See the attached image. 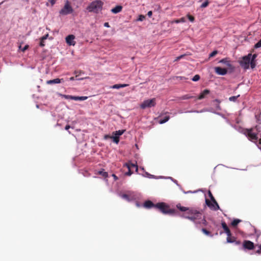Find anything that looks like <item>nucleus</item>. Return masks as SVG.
Instances as JSON below:
<instances>
[{
    "label": "nucleus",
    "instance_id": "f257e3e1",
    "mask_svg": "<svg viewBox=\"0 0 261 261\" xmlns=\"http://www.w3.org/2000/svg\"><path fill=\"white\" fill-rule=\"evenodd\" d=\"M177 208L181 212H184L181 217L188 219L196 224H200L202 214L199 211L193 208L182 206L180 204L176 205Z\"/></svg>",
    "mask_w": 261,
    "mask_h": 261
},
{
    "label": "nucleus",
    "instance_id": "f03ea898",
    "mask_svg": "<svg viewBox=\"0 0 261 261\" xmlns=\"http://www.w3.org/2000/svg\"><path fill=\"white\" fill-rule=\"evenodd\" d=\"M261 127L259 125H256L254 127L246 128L244 130V134L248 137V139L255 143L256 145H261V136L258 139L257 135L260 132Z\"/></svg>",
    "mask_w": 261,
    "mask_h": 261
},
{
    "label": "nucleus",
    "instance_id": "7ed1b4c3",
    "mask_svg": "<svg viewBox=\"0 0 261 261\" xmlns=\"http://www.w3.org/2000/svg\"><path fill=\"white\" fill-rule=\"evenodd\" d=\"M103 3L100 0H96L91 2L87 7V10L89 12L98 13L102 9Z\"/></svg>",
    "mask_w": 261,
    "mask_h": 261
},
{
    "label": "nucleus",
    "instance_id": "20e7f679",
    "mask_svg": "<svg viewBox=\"0 0 261 261\" xmlns=\"http://www.w3.org/2000/svg\"><path fill=\"white\" fill-rule=\"evenodd\" d=\"M155 208L158 209L164 214L173 215L175 213L174 209L170 208L169 206L164 202H160L155 204Z\"/></svg>",
    "mask_w": 261,
    "mask_h": 261
},
{
    "label": "nucleus",
    "instance_id": "39448f33",
    "mask_svg": "<svg viewBox=\"0 0 261 261\" xmlns=\"http://www.w3.org/2000/svg\"><path fill=\"white\" fill-rule=\"evenodd\" d=\"M208 195L212 202L210 201L208 199H206L205 202L207 205L211 208L214 207V210L215 211L219 210L220 207L210 190L208 191Z\"/></svg>",
    "mask_w": 261,
    "mask_h": 261
},
{
    "label": "nucleus",
    "instance_id": "423d86ee",
    "mask_svg": "<svg viewBox=\"0 0 261 261\" xmlns=\"http://www.w3.org/2000/svg\"><path fill=\"white\" fill-rule=\"evenodd\" d=\"M251 56V54H249L247 56L243 57L242 60L240 61V64L244 69H248L249 68Z\"/></svg>",
    "mask_w": 261,
    "mask_h": 261
},
{
    "label": "nucleus",
    "instance_id": "0eeeda50",
    "mask_svg": "<svg viewBox=\"0 0 261 261\" xmlns=\"http://www.w3.org/2000/svg\"><path fill=\"white\" fill-rule=\"evenodd\" d=\"M156 105V99L153 98L150 99H147L144 100L140 105V108L142 109H145L147 108H151L154 107Z\"/></svg>",
    "mask_w": 261,
    "mask_h": 261
},
{
    "label": "nucleus",
    "instance_id": "6e6552de",
    "mask_svg": "<svg viewBox=\"0 0 261 261\" xmlns=\"http://www.w3.org/2000/svg\"><path fill=\"white\" fill-rule=\"evenodd\" d=\"M73 12V9L70 6L69 2L67 1L65 4L64 7L60 11V14L63 15H66L71 13Z\"/></svg>",
    "mask_w": 261,
    "mask_h": 261
},
{
    "label": "nucleus",
    "instance_id": "1a4fd4ad",
    "mask_svg": "<svg viewBox=\"0 0 261 261\" xmlns=\"http://www.w3.org/2000/svg\"><path fill=\"white\" fill-rule=\"evenodd\" d=\"M243 247L245 249L252 250L254 249V243L249 240H245L243 244Z\"/></svg>",
    "mask_w": 261,
    "mask_h": 261
},
{
    "label": "nucleus",
    "instance_id": "9d476101",
    "mask_svg": "<svg viewBox=\"0 0 261 261\" xmlns=\"http://www.w3.org/2000/svg\"><path fill=\"white\" fill-rule=\"evenodd\" d=\"M74 39L75 36L73 35H69L66 37V42L69 45H74L75 44Z\"/></svg>",
    "mask_w": 261,
    "mask_h": 261
},
{
    "label": "nucleus",
    "instance_id": "9b49d317",
    "mask_svg": "<svg viewBox=\"0 0 261 261\" xmlns=\"http://www.w3.org/2000/svg\"><path fill=\"white\" fill-rule=\"evenodd\" d=\"M216 73L219 75H224L227 72V70L226 68H223L220 67H216L215 68Z\"/></svg>",
    "mask_w": 261,
    "mask_h": 261
},
{
    "label": "nucleus",
    "instance_id": "f8f14e48",
    "mask_svg": "<svg viewBox=\"0 0 261 261\" xmlns=\"http://www.w3.org/2000/svg\"><path fill=\"white\" fill-rule=\"evenodd\" d=\"M124 166H126L127 168H135V171L136 172H138V165L136 164H134L133 163H131L130 162L126 163L124 164Z\"/></svg>",
    "mask_w": 261,
    "mask_h": 261
},
{
    "label": "nucleus",
    "instance_id": "ddd939ff",
    "mask_svg": "<svg viewBox=\"0 0 261 261\" xmlns=\"http://www.w3.org/2000/svg\"><path fill=\"white\" fill-rule=\"evenodd\" d=\"M222 227L223 228L224 231L227 234V236H231V233L229 228L228 227L227 224L225 222H223L222 223Z\"/></svg>",
    "mask_w": 261,
    "mask_h": 261
},
{
    "label": "nucleus",
    "instance_id": "4468645a",
    "mask_svg": "<svg viewBox=\"0 0 261 261\" xmlns=\"http://www.w3.org/2000/svg\"><path fill=\"white\" fill-rule=\"evenodd\" d=\"M144 206L147 208H150L152 207L155 208V204H154L150 200L146 201L144 203Z\"/></svg>",
    "mask_w": 261,
    "mask_h": 261
},
{
    "label": "nucleus",
    "instance_id": "2eb2a0df",
    "mask_svg": "<svg viewBox=\"0 0 261 261\" xmlns=\"http://www.w3.org/2000/svg\"><path fill=\"white\" fill-rule=\"evenodd\" d=\"M210 93V90L207 89H205L203 90L199 95L198 97V99H202L205 98V96Z\"/></svg>",
    "mask_w": 261,
    "mask_h": 261
},
{
    "label": "nucleus",
    "instance_id": "dca6fc26",
    "mask_svg": "<svg viewBox=\"0 0 261 261\" xmlns=\"http://www.w3.org/2000/svg\"><path fill=\"white\" fill-rule=\"evenodd\" d=\"M122 10L121 6H117L115 8L111 9V12L114 14H117L121 12Z\"/></svg>",
    "mask_w": 261,
    "mask_h": 261
},
{
    "label": "nucleus",
    "instance_id": "f3484780",
    "mask_svg": "<svg viewBox=\"0 0 261 261\" xmlns=\"http://www.w3.org/2000/svg\"><path fill=\"white\" fill-rule=\"evenodd\" d=\"M219 62L224 64L225 65H226L227 67L229 68L232 67V65L231 64L230 61H229L227 58H224L221 60L219 61Z\"/></svg>",
    "mask_w": 261,
    "mask_h": 261
},
{
    "label": "nucleus",
    "instance_id": "a211bd4d",
    "mask_svg": "<svg viewBox=\"0 0 261 261\" xmlns=\"http://www.w3.org/2000/svg\"><path fill=\"white\" fill-rule=\"evenodd\" d=\"M63 80V79H55L52 80H48L46 81V84L48 85L50 84H58L60 83L61 82V81Z\"/></svg>",
    "mask_w": 261,
    "mask_h": 261
},
{
    "label": "nucleus",
    "instance_id": "6ab92c4d",
    "mask_svg": "<svg viewBox=\"0 0 261 261\" xmlns=\"http://www.w3.org/2000/svg\"><path fill=\"white\" fill-rule=\"evenodd\" d=\"M128 84H115L112 86L111 88L112 89H119L121 88H124L128 86Z\"/></svg>",
    "mask_w": 261,
    "mask_h": 261
},
{
    "label": "nucleus",
    "instance_id": "aec40b11",
    "mask_svg": "<svg viewBox=\"0 0 261 261\" xmlns=\"http://www.w3.org/2000/svg\"><path fill=\"white\" fill-rule=\"evenodd\" d=\"M112 138L114 142H115L116 144H118L119 142V137L118 136H116L115 135V136L110 137L108 135H106L105 138Z\"/></svg>",
    "mask_w": 261,
    "mask_h": 261
},
{
    "label": "nucleus",
    "instance_id": "412c9836",
    "mask_svg": "<svg viewBox=\"0 0 261 261\" xmlns=\"http://www.w3.org/2000/svg\"><path fill=\"white\" fill-rule=\"evenodd\" d=\"M48 36V35L46 34L41 38L40 42V46H41V47L44 46L45 45L44 44V41L47 39Z\"/></svg>",
    "mask_w": 261,
    "mask_h": 261
},
{
    "label": "nucleus",
    "instance_id": "4be33fe9",
    "mask_svg": "<svg viewBox=\"0 0 261 261\" xmlns=\"http://www.w3.org/2000/svg\"><path fill=\"white\" fill-rule=\"evenodd\" d=\"M72 98V100H85L87 99V96H74Z\"/></svg>",
    "mask_w": 261,
    "mask_h": 261
},
{
    "label": "nucleus",
    "instance_id": "5701e85b",
    "mask_svg": "<svg viewBox=\"0 0 261 261\" xmlns=\"http://www.w3.org/2000/svg\"><path fill=\"white\" fill-rule=\"evenodd\" d=\"M236 240V238L234 237H231V236H227L226 241L227 243H234Z\"/></svg>",
    "mask_w": 261,
    "mask_h": 261
},
{
    "label": "nucleus",
    "instance_id": "b1692460",
    "mask_svg": "<svg viewBox=\"0 0 261 261\" xmlns=\"http://www.w3.org/2000/svg\"><path fill=\"white\" fill-rule=\"evenodd\" d=\"M170 117L169 116H166L163 118L160 119L159 123L160 124H163L169 120Z\"/></svg>",
    "mask_w": 261,
    "mask_h": 261
},
{
    "label": "nucleus",
    "instance_id": "393cba45",
    "mask_svg": "<svg viewBox=\"0 0 261 261\" xmlns=\"http://www.w3.org/2000/svg\"><path fill=\"white\" fill-rule=\"evenodd\" d=\"M241 222V220L240 219H234L231 223V225L233 227H236L238 225V224Z\"/></svg>",
    "mask_w": 261,
    "mask_h": 261
},
{
    "label": "nucleus",
    "instance_id": "a878e982",
    "mask_svg": "<svg viewBox=\"0 0 261 261\" xmlns=\"http://www.w3.org/2000/svg\"><path fill=\"white\" fill-rule=\"evenodd\" d=\"M125 131V130H124V129L117 130V131L114 132L113 134H114L115 136H118L119 137V136L122 135L124 133Z\"/></svg>",
    "mask_w": 261,
    "mask_h": 261
},
{
    "label": "nucleus",
    "instance_id": "bb28decb",
    "mask_svg": "<svg viewBox=\"0 0 261 261\" xmlns=\"http://www.w3.org/2000/svg\"><path fill=\"white\" fill-rule=\"evenodd\" d=\"M98 174L102 175L103 177L106 178L108 176V173L107 172L104 171V170L99 171L98 172Z\"/></svg>",
    "mask_w": 261,
    "mask_h": 261
},
{
    "label": "nucleus",
    "instance_id": "cd10ccee",
    "mask_svg": "<svg viewBox=\"0 0 261 261\" xmlns=\"http://www.w3.org/2000/svg\"><path fill=\"white\" fill-rule=\"evenodd\" d=\"M74 73L75 74H76L75 78H76V80H82L84 79V78H80V79L77 78L80 74H81L82 73H84V71H81V70H80L79 71H75Z\"/></svg>",
    "mask_w": 261,
    "mask_h": 261
},
{
    "label": "nucleus",
    "instance_id": "c85d7f7f",
    "mask_svg": "<svg viewBox=\"0 0 261 261\" xmlns=\"http://www.w3.org/2000/svg\"><path fill=\"white\" fill-rule=\"evenodd\" d=\"M201 231L207 236H210L211 237L213 236V235L211 234V232L205 228H202Z\"/></svg>",
    "mask_w": 261,
    "mask_h": 261
},
{
    "label": "nucleus",
    "instance_id": "c756f323",
    "mask_svg": "<svg viewBox=\"0 0 261 261\" xmlns=\"http://www.w3.org/2000/svg\"><path fill=\"white\" fill-rule=\"evenodd\" d=\"M250 64L251 68L253 69L256 66L255 61L250 60Z\"/></svg>",
    "mask_w": 261,
    "mask_h": 261
},
{
    "label": "nucleus",
    "instance_id": "7c9ffc66",
    "mask_svg": "<svg viewBox=\"0 0 261 261\" xmlns=\"http://www.w3.org/2000/svg\"><path fill=\"white\" fill-rule=\"evenodd\" d=\"M200 79V76L198 74H196L194 76V77L192 78V81L194 82H197L199 81Z\"/></svg>",
    "mask_w": 261,
    "mask_h": 261
},
{
    "label": "nucleus",
    "instance_id": "2f4dec72",
    "mask_svg": "<svg viewBox=\"0 0 261 261\" xmlns=\"http://www.w3.org/2000/svg\"><path fill=\"white\" fill-rule=\"evenodd\" d=\"M209 4V2L208 0H206L205 2H204L201 5V8H204L208 6Z\"/></svg>",
    "mask_w": 261,
    "mask_h": 261
},
{
    "label": "nucleus",
    "instance_id": "473e14b6",
    "mask_svg": "<svg viewBox=\"0 0 261 261\" xmlns=\"http://www.w3.org/2000/svg\"><path fill=\"white\" fill-rule=\"evenodd\" d=\"M121 198L125 199L127 200H129V196L126 194H121L120 195Z\"/></svg>",
    "mask_w": 261,
    "mask_h": 261
},
{
    "label": "nucleus",
    "instance_id": "72a5a7b5",
    "mask_svg": "<svg viewBox=\"0 0 261 261\" xmlns=\"http://www.w3.org/2000/svg\"><path fill=\"white\" fill-rule=\"evenodd\" d=\"M193 97L192 96H190L189 95H183L181 97V99H188L192 98Z\"/></svg>",
    "mask_w": 261,
    "mask_h": 261
},
{
    "label": "nucleus",
    "instance_id": "f704fd0d",
    "mask_svg": "<svg viewBox=\"0 0 261 261\" xmlns=\"http://www.w3.org/2000/svg\"><path fill=\"white\" fill-rule=\"evenodd\" d=\"M145 19V16L143 15H140L138 18L137 19L138 21H143Z\"/></svg>",
    "mask_w": 261,
    "mask_h": 261
},
{
    "label": "nucleus",
    "instance_id": "c9c22d12",
    "mask_svg": "<svg viewBox=\"0 0 261 261\" xmlns=\"http://www.w3.org/2000/svg\"><path fill=\"white\" fill-rule=\"evenodd\" d=\"M218 54V51L217 50H214L212 53H211L209 55V58H212Z\"/></svg>",
    "mask_w": 261,
    "mask_h": 261
},
{
    "label": "nucleus",
    "instance_id": "e433bc0d",
    "mask_svg": "<svg viewBox=\"0 0 261 261\" xmlns=\"http://www.w3.org/2000/svg\"><path fill=\"white\" fill-rule=\"evenodd\" d=\"M239 96V95L238 96H231L229 98V100L230 101H235L236 100V99H237V98Z\"/></svg>",
    "mask_w": 261,
    "mask_h": 261
},
{
    "label": "nucleus",
    "instance_id": "4c0bfd02",
    "mask_svg": "<svg viewBox=\"0 0 261 261\" xmlns=\"http://www.w3.org/2000/svg\"><path fill=\"white\" fill-rule=\"evenodd\" d=\"M62 96L66 99H70L72 100V97H74V96L68 95H63Z\"/></svg>",
    "mask_w": 261,
    "mask_h": 261
},
{
    "label": "nucleus",
    "instance_id": "58836bf2",
    "mask_svg": "<svg viewBox=\"0 0 261 261\" xmlns=\"http://www.w3.org/2000/svg\"><path fill=\"white\" fill-rule=\"evenodd\" d=\"M261 47V39L255 44L254 47L257 48Z\"/></svg>",
    "mask_w": 261,
    "mask_h": 261
},
{
    "label": "nucleus",
    "instance_id": "ea45409f",
    "mask_svg": "<svg viewBox=\"0 0 261 261\" xmlns=\"http://www.w3.org/2000/svg\"><path fill=\"white\" fill-rule=\"evenodd\" d=\"M128 171L125 173V174L127 176H130L133 174V172L131 170V169L128 168Z\"/></svg>",
    "mask_w": 261,
    "mask_h": 261
},
{
    "label": "nucleus",
    "instance_id": "a19ab883",
    "mask_svg": "<svg viewBox=\"0 0 261 261\" xmlns=\"http://www.w3.org/2000/svg\"><path fill=\"white\" fill-rule=\"evenodd\" d=\"M187 16H188V18H189V20L190 21H191V22H193L194 21V17L193 16L189 14V15H188Z\"/></svg>",
    "mask_w": 261,
    "mask_h": 261
},
{
    "label": "nucleus",
    "instance_id": "79ce46f5",
    "mask_svg": "<svg viewBox=\"0 0 261 261\" xmlns=\"http://www.w3.org/2000/svg\"><path fill=\"white\" fill-rule=\"evenodd\" d=\"M185 56V55H180V56L176 57V58L175 59L174 61H177L179 60L180 59H182V58H184Z\"/></svg>",
    "mask_w": 261,
    "mask_h": 261
},
{
    "label": "nucleus",
    "instance_id": "37998d69",
    "mask_svg": "<svg viewBox=\"0 0 261 261\" xmlns=\"http://www.w3.org/2000/svg\"><path fill=\"white\" fill-rule=\"evenodd\" d=\"M185 21V18H183V17H182V18H180V19H178V20H177L176 21V23L184 22Z\"/></svg>",
    "mask_w": 261,
    "mask_h": 261
},
{
    "label": "nucleus",
    "instance_id": "c03bdc74",
    "mask_svg": "<svg viewBox=\"0 0 261 261\" xmlns=\"http://www.w3.org/2000/svg\"><path fill=\"white\" fill-rule=\"evenodd\" d=\"M201 223L205 225H206V221L205 220L204 218H202V216H201Z\"/></svg>",
    "mask_w": 261,
    "mask_h": 261
},
{
    "label": "nucleus",
    "instance_id": "a18cd8bd",
    "mask_svg": "<svg viewBox=\"0 0 261 261\" xmlns=\"http://www.w3.org/2000/svg\"><path fill=\"white\" fill-rule=\"evenodd\" d=\"M259 249L256 251V253L260 254L261 253V244L258 246Z\"/></svg>",
    "mask_w": 261,
    "mask_h": 261
},
{
    "label": "nucleus",
    "instance_id": "49530a36",
    "mask_svg": "<svg viewBox=\"0 0 261 261\" xmlns=\"http://www.w3.org/2000/svg\"><path fill=\"white\" fill-rule=\"evenodd\" d=\"M256 57H257V55L256 54H253V55H252L251 57V60L255 61V60Z\"/></svg>",
    "mask_w": 261,
    "mask_h": 261
},
{
    "label": "nucleus",
    "instance_id": "de8ad7c7",
    "mask_svg": "<svg viewBox=\"0 0 261 261\" xmlns=\"http://www.w3.org/2000/svg\"><path fill=\"white\" fill-rule=\"evenodd\" d=\"M29 48V45H25V46L21 49V51L22 52H24L27 49H28Z\"/></svg>",
    "mask_w": 261,
    "mask_h": 261
},
{
    "label": "nucleus",
    "instance_id": "09e8293b",
    "mask_svg": "<svg viewBox=\"0 0 261 261\" xmlns=\"http://www.w3.org/2000/svg\"><path fill=\"white\" fill-rule=\"evenodd\" d=\"M57 0H49V2L50 3L51 6H53L56 2L57 1Z\"/></svg>",
    "mask_w": 261,
    "mask_h": 261
},
{
    "label": "nucleus",
    "instance_id": "8fccbe9b",
    "mask_svg": "<svg viewBox=\"0 0 261 261\" xmlns=\"http://www.w3.org/2000/svg\"><path fill=\"white\" fill-rule=\"evenodd\" d=\"M234 243L236 245H240L241 244V242L240 241L236 240Z\"/></svg>",
    "mask_w": 261,
    "mask_h": 261
},
{
    "label": "nucleus",
    "instance_id": "3c124183",
    "mask_svg": "<svg viewBox=\"0 0 261 261\" xmlns=\"http://www.w3.org/2000/svg\"><path fill=\"white\" fill-rule=\"evenodd\" d=\"M112 176L113 177V178L115 181L118 179V177L115 174H113Z\"/></svg>",
    "mask_w": 261,
    "mask_h": 261
},
{
    "label": "nucleus",
    "instance_id": "603ef678",
    "mask_svg": "<svg viewBox=\"0 0 261 261\" xmlns=\"http://www.w3.org/2000/svg\"><path fill=\"white\" fill-rule=\"evenodd\" d=\"M152 11H150L148 12V13H147V15H148L149 17H150L152 16Z\"/></svg>",
    "mask_w": 261,
    "mask_h": 261
},
{
    "label": "nucleus",
    "instance_id": "864d4df0",
    "mask_svg": "<svg viewBox=\"0 0 261 261\" xmlns=\"http://www.w3.org/2000/svg\"><path fill=\"white\" fill-rule=\"evenodd\" d=\"M103 25H104V26L105 27H107V28H109L110 27V25H109V22H105Z\"/></svg>",
    "mask_w": 261,
    "mask_h": 261
},
{
    "label": "nucleus",
    "instance_id": "5fc2aeb1",
    "mask_svg": "<svg viewBox=\"0 0 261 261\" xmlns=\"http://www.w3.org/2000/svg\"><path fill=\"white\" fill-rule=\"evenodd\" d=\"M70 127V126L69 125H66L65 128L66 130H68Z\"/></svg>",
    "mask_w": 261,
    "mask_h": 261
},
{
    "label": "nucleus",
    "instance_id": "6e6d98bb",
    "mask_svg": "<svg viewBox=\"0 0 261 261\" xmlns=\"http://www.w3.org/2000/svg\"><path fill=\"white\" fill-rule=\"evenodd\" d=\"M74 79H75V77H73V76H72V77H71L69 79V80H70V81H73V80H74Z\"/></svg>",
    "mask_w": 261,
    "mask_h": 261
}]
</instances>
